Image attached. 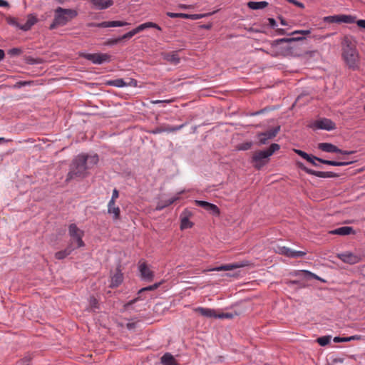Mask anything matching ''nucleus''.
I'll return each instance as SVG.
<instances>
[{
  "label": "nucleus",
  "mask_w": 365,
  "mask_h": 365,
  "mask_svg": "<svg viewBox=\"0 0 365 365\" xmlns=\"http://www.w3.org/2000/svg\"><path fill=\"white\" fill-rule=\"evenodd\" d=\"M98 162V156L96 154L77 155L73 160L66 180L68 181L76 177L85 178L88 175V170L93 168Z\"/></svg>",
  "instance_id": "f257e3e1"
},
{
  "label": "nucleus",
  "mask_w": 365,
  "mask_h": 365,
  "mask_svg": "<svg viewBox=\"0 0 365 365\" xmlns=\"http://www.w3.org/2000/svg\"><path fill=\"white\" fill-rule=\"evenodd\" d=\"M77 11L71 9L58 7L54 11V19L50 26V29L66 25L68 21L77 16Z\"/></svg>",
  "instance_id": "f03ea898"
},
{
  "label": "nucleus",
  "mask_w": 365,
  "mask_h": 365,
  "mask_svg": "<svg viewBox=\"0 0 365 365\" xmlns=\"http://www.w3.org/2000/svg\"><path fill=\"white\" fill-rule=\"evenodd\" d=\"M342 56L345 63L350 68L355 70L359 68V52L351 43H346L344 46Z\"/></svg>",
  "instance_id": "7ed1b4c3"
},
{
  "label": "nucleus",
  "mask_w": 365,
  "mask_h": 365,
  "mask_svg": "<svg viewBox=\"0 0 365 365\" xmlns=\"http://www.w3.org/2000/svg\"><path fill=\"white\" fill-rule=\"evenodd\" d=\"M279 148L278 144L272 143L267 150L257 152L252 157V160L255 163V166L257 169H260L267 163L268 158Z\"/></svg>",
  "instance_id": "20e7f679"
},
{
  "label": "nucleus",
  "mask_w": 365,
  "mask_h": 365,
  "mask_svg": "<svg viewBox=\"0 0 365 365\" xmlns=\"http://www.w3.org/2000/svg\"><path fill=\"white\" fill-rule=\"evenodd\" d=\"M68 235L70 237V243L68 246L75 247V249L85 246V243L83 241L84 232L80 230L76 224H71L69 225Z\"/></svg>",
  "instance_id": "39448f33"
},
{
  "label": "nucleus",
  "mask_w": 365,
  "mask_h": 365,
  "mask_svg": "<svg viewBox=\"0 0 365 365\" xmlns=\"http://www.w3.org/2000/svg\"><path fill=\"white\" fill-rule=\"evenodd\" d=\"M148 28H155L159 31L161 30V28L158 24L153 23V22H145L144 24L139 25L138 26H137L134 29L131 30L130 31L125 34L122 36H120L118 38H115V42L118 43L121 40L126 39V38H130L136 34H138L146 29H148Z\"/></svg>",
  "instance_id": "423d86ee"
},
{
  "label": "nucleus",
  "mask_w": 365,
  "mask_h": 365,
  "mask_svg": "<svg viewBox=\"0 0 365 365\" xmlns=\"http://www.w3.org/2000/svg\"><path fill=\"white\" fill-rule=\"evenodd\" d=\"M81 56L97 65L110 61V56L107 53H83Z\"/></svg>",
  "instance_id": "0eeeda50"
},
{
  "label": "nucleus",
  "mask_w": 365,
  "mask_h": 365,
  "mask_svg": "<svg viewBox=\"0 0 365 365\" xmlns=\"http://www.w3.org/2000/svg\"><path fill=\"white\" fill-rule=\"evenodd\" d=\"M312 127L314 129H319V130H332L336 128L335 123L330 119L322 118L315 120Z\"/></svg>",
  "instance_id": "6e6552de"
},
{
  "label": "nucleus",
  "mask_w": 365,
  "mask_h": 365,
  "mask_svg": "<svg viewBox=\"0 0 365 365\" xmlns=\"http://www.w3.org/2000/svg\"><path fill=\"white\" fill-rule=\"evenodd\" d=\"M275 251L279 255L292 258L302 257L307 254L306 252L293 250L285 246H277Z\"/></svg>",
  "instance_id": "1a4fd4ad"
},
{
  "label": "nucleus",
  "mask_w": 365,
  "mask_h": 365,
  "mask_svg": "<svg viewBox=\"0 0 365 365\" xmlns=\"http://www.w3.org/2000/svg\"><path fill=\"white\" fill-rule=\"evenodd\" d=\"M184 125H185V124H182L180 125H175V126H172V125H169L167 124H163V125H160L155 128L152 130H150V133L159 134V133H174V132L178 131L180 129H182L184 127Z\"/></svg>",
  "instance_id": "9d476101"
},
{
  "label": "nucleus",
  "mask_w": 365,
  "mask_h": 365,
  "mask_svg": "<svg viewBox=\"0 0 365 365\" xmlns=\"http://www.w3.org/2000/svg\"><path fill=\"white\" fill-rule=\"evenodd\" d=\"M336 257L340 259L343 262L349 264H354L359 262L360 257L350 252H345L343 253L337 254Z\"/></svg>",
  "instance_id": "9b49d317"
},
{
  "label": "nucleus",
  "mask_w": 365,
  "mask_h": 365,
  "mask_svg": "<svg viewBox=\"0 0 365 365\" xmlns=\"http://www.w3.org/2000/svg\"><path fill=\"white\" fill-rule=\"evenodd\" d=\"M279 129L280 127L277 126L266 132L259 133L258 135V138L260 144H266L269 140L274 138L279 133Z\"/></svg>",
  "instance_id": "f8f14e48"
},
{
  "label": "nucleus",
  "mask_w": 365,
  "mask_h": 365,
  "mask_svg": "<svg viewBox=\"0 0 365 365\" xmlns=\"http://www.w3.org/2000/svg\"><path fill=\"white\" fill-rule=\"evenodd\" d=\"M140 277L146 281H152L154 277L153 272L147 266L145 263H141L138 267Z\"/></svg>",
  "instance_id": "ddd939ff"
},
{
  "label": "nucleus",
  "mask_w": 365,
  "mask_h": 365,
  "mask_svg": "<svg viewBox=\"0 0 365 365\" xmlns=\"http://www.w3.org/2000/svg\"><path fill=\"white\" fill-rule=\"evenodd\" d=\"M195 204L203 207L214 215H219L220 210L217 205L203 200H195Z\"/></svg>",
  "instance_id": "4468645a"
},
{
  "label": "nucleus",
  "mask_w": 365,
  "mask_h": 365,
  "mask_svg": "<svg viewBox=\"0 0 365 365\" xmlns=\"http://www.w3.org/2000/svg\"><path fill=\"white\" fill-rule=\"evenodd\" d=\"M130 24L125 21H103L97 24H92L91 26L99 27V28H108V27H117L124 26L129 25Z\"/></svg>",
  "instance_id": "2eb2a0df"
},
{
  "label": "nucleus",
  "mask_w": 365,
  "mask_h": 365,
  "mask_svg": "<svg viewBox=\"0 0 365 365\" xmlns=\"http://www.w3.org/2000/svg\"><path fill=\"white\" fill-rule=\"evenodd\" d=\"M302 169L308 174L314 175L316 177L327 178H334L336 175L333 172H323V171H316L312 169H309L306 167L302 168Z\"/></svg>",
  "instance_id": "dca6fc26"
},
{
  "label": "nucleus",
  "mask_w": 365,
  "mask_h": 365,
  "mask_svg": "<svg viewBox=\"0 0 365 365\" xmlns=\"http://www.w3.org/2000/svg\"><path fill=\"white\" fill-rule=\"evenodd\" d=\"M195 312L199 313L200 315L207 317V318H217V314L215 310L210 308H205V307H197L195 309Z\"/></svg>",
  "instance_id": "f3484780"
},
{
  "label": "nucleus",
  "mask_w": 365,
  "mask_h": 365,
  "mask_svg": "<svg viewBox=\"0 0 365 365\" xmlns=\"http://www.w3.org/2000/svg\"><path fill=\"white\" fill-rule=\"evenodd\" d=\"M318 148L327 153H338L341 152V149L336 145L329 143H321L318 144Z\"/></svg>",
  "instance_id": "a211bd4d"
},
{
  "label": "nucleus",
  "mask_w": 365,
  "mask_h": 365,
  "mask_svg": "<svg viewBox=\"0 0 365 365\" xmlns=\"http://www.w3.org/2000/svg\"><path fill=\"white\" fill-rule=\"evenodd\" d=\"M354 233V231L351 227H341L334 230L329 231V234L331 235H349L350 234Z\"/></svg>",
  "instance_id": "6ab92c4d"
},
{
  "label": "nucleus",
  "mask_w": 365,
  "mask_h": 365,
  "mask_svg": "<svg viewBox=\"0 0 365 365\" xmlns=\"http://www.w3.org/2000/svg\"><path fill=\"white\" fill-rule=\"evenodd\" d=\"M93 6L98 9H106L113 4L112 0H91Z\"/></svg>",
  "instance_id": "aec40b11"
},
{
  "label": "nucleus",
  "mask_w": 365,
  "mask_h": 365,
  "mask_svg": "<svg viewBox=\"0 0 365 365\" xmlns=\"http://www.w3.org/2000/svg\"><path fill=\"white\" fill-rule=\"evenodd\" d=\"M37 21V19L35 16L30 14L27 17L26 22L24 24H19L18 26L23 31L29 30L32 26H34Z\"/></svg>",
  "instance_id": "412c9836"
},
{
  "label": "nucleus",
  "mask_w": 365,
  "mask_h": 365,
  "mask_svg": "<svg viewBox=\"0 0 365 365\" xmlns=\"http://www.w3.org/2000/svg\"><path fill=\"white\" fill-rule=\"evenodd\" d=\"M183 192H184V190L179 192L175 196L166 200L164 203L159 202L156 207V209L158 210H160L165 208V207H168L170 205L173 204L174 202H175L180 199V195L182 194Z\"/></svg>",
  "instance_id": "4be33fe9"
},
{
  "label": "nucleus",
  "mask_w": 365,
  "mask_h": 365,
  "mask_svg": "<svg viewBox=\"0 0 365 365\" xmlns=\"http://www.w3.org/2000/svg\"><path fill=\"white\" fill-rule=\"evenodd\" d=\"M108 212L113 215L114 219H118L120 216V208L115 206V202L109 201L108 205Z\"/></svg>",
  "instance_id": "5701e85b"
},
{
  "label": "nucleus",
  "mask_w": 365,
  "mask_h": 365,
  "mask_svg": "<svg viewBox=\"0 0 365 365\" xmlns=\"http://www.w3.org/2000/svg\"><path fill=\"white\" fill-rule=\"evenodd\" d=\"M161 363L163 365H178L174 356L170 353H165L161 357Z\"/></svg>",
  "instance_id": "b1692460"
},
{
  "label": "nucleus",
  "mask_w": 365,
  "mask_h": 365,
  "mask_svg": "<svg viewBox=\"0 0 365 365\" xmlns=\"http://www.w3.org/2000/svg\"><path fill=\"white\" fill-rule=\"evenodd\" d=\"M318 162H320L323 164L332 165V166H345L351 164L352 161H334V160H324L322 158L317 159Z\"/></svg>",
  "instance_id": "393cba45"
},
{
  "label": "nucleus",
  "mask_w": 365,
  "mask_h": 365,
  "mask_svg": "<svg viewBox=\"0 0 365 365\" xmlns=\"http://www.w3.org/2000/svg\"><path fill=\"white\" fill-rule=\"evenodd\" d=\"M268 6V2L265 1H249L247 3V6L250 9L258 10L263 9Z\"/></svg>",
  "instance_id": "a878e982"
},
{
  "label": "nucleus",
  "mask_w": 365,
  "mask_h": 365,
  "mask_svg": "<svg viewBox=\"0 0 365 365\" xmlns=\"http://www.w3.org/2000/svg\"><path fill=\"white\" fill-rule=\"evenodd\" d=\"M75 250V247L68 246L65 250L56 252L55 257L58 259H63L70 255Z\"/></svg>",
  "instance_id": "bb28decb"
},
{
  "label": "nucleus",
  "mask_w": 365,
  "mask_h": 365,
  "mask_svg": "<svg viewBox=\"0 0 365 365\" xmlns=\"http://www.w3.org/2000/svg\"><path fill=\"white\" fill-rule=\"evenodd\" d=\"M123 279V274L120 271H117V272L111 277L110 287H115L119 286Z\"/></svg>",
  "instance_id": "cd10ccee"
},
{
  "label": "nucleus",
  "mask_w": 365,
  "mask_h": 365,
  "mask_svg": "<svg viewBox=\"0 0 365 365\" xmlns=\"http://www.w3.org/2000/svg\"><path fill=\"white\" fill-rule=\"evenodd\" d=\"M164 59L174 65H177L180 63V58L177 53L175 52L165 54Z\"/></svg>",
  "instance_id": "c85d7f7f"
},
{
  "label": "nucleus",
  "mask_w": 365,
  "mask_h": 365,
  "mask_svg": "<svg viewBox=\"0 0 365 365\" xmlns=\"http://www.w3.org/2000/svg\"><path fill=\"white\" fill-rule=\"evenodd\" d=\"M242 267V264L239 263H235V264H230L222 266L216 267L212 269L213 271H222V270H232L235 268L241 267Z\"/></svg>",
  "instance_id": "c756f323"
},
{
  "label": "nucleus",
  "mask_w": 365,
  "mask_h": 365,
  "mask_svg": "<svg viewBox=\"0 0 365 365\" xmlns=\"http://www.w3.org/2000/svg\"><path fill=\"white\" fill-rule=\"evenodd\" d=\"M339 23L353 24L356 21V17L351 15H339Z\"/></svg>",
  "instance_id": "7c9ffc66"
},
{
  "label": "nucleus",
  "mask_w": 365,
  "mask_h": 365,
  "mask_svg": "<svg viewBox=\"0 0 365 365\" xmlns=\"http://www.w3.org/2000/svg\"><path fill=\"white\" fill-rule=\"evenodd\" d=\"M214 13L215 12L208 13V14H186V19L197 20V19L208 16Z\"/></svg>",
  "instance_id": "2f4dec72"
},
{
  "label": "nucleus",
  "mask_w": 365,
  "mask_h": 365,
  "mask_svg": "<svg viewBox=\"0 0 365 365\" xmlns=\"http://www.w3.org/2000/svg\"><path fill=\"white\" fill-rule=\"evenodd\" d=\"M192 226V223L189 220L187 217H184L181 219L180 222V229L185 230L187 228H190Z\"/></svg>",
  "instance_id": "473e14b6"
},
{
  "label": "nucleus",
  "mask_w": 365,
  "mask_h": 365,
  "mask_svg": "<svg viewBox=\"0 0 365 365\" xmlns=\"http://www.w3.org/2000/svg\"><path fill=\"white\" fill-rule=\"evenodd\" d=\"M109 85L113 86L118 88L125 87L127 84L121 78L115 79L113 81H109Z\"/></svg>",
  "instance_id": "72a5a7b5"
},
{
  "label": "nucleus",
  "mask_w": 365,
  "mask_h": 365,
  "mask_svg": "<svg viewBox=\"0 0 365 365\" xmlns=\"http://www.w3.org/2000/svg\"><path fill=\"white\" fill-rule=\"evenodd\" d=\"M317 341L320 346H324L327 345L330 342L331 336H321V337H319L317 339Z\"/></svg>",
  "instance_id": "f704fd0d"
},
{
  "label": "nucleus",
  "mask_w": 365,
  "mask_h": 365,
  "mask_svg": "<svg viewBox=\"0 0 365 365\" xmlns=\"http://www.w3.org/2000/svg\"><path fill=\"white\" fill-rule=\"evenodd\" d=\"M252 145V144L251 142L242 143L238 144L236 146V149L237 150H247L251 148Z\"/></svg>",
  "instance_id": "c9c22d12"
},
{
  "label": "nucleus",
  "mask_w": 365,
  "mask_h": 365,
  "mask_svg": "<svg viewBox=\"0 0 365 365\" xmlns=\"http://www.w3.org/2000/svg\"><path fill=\"white\" fill-rule=\"evenodd\" d=\"M294 153H296L297 155H299V156H301L302 158L307 160L308 161V160H311L310 157L311 155L307 154V153H305L304 151H302L301 150H298V149H294Z\"/></svg>",
  "instance_id": "e433bc0d"
},
{
  "label": "nucleus",
  "mask_w": 365,
  "mask_h": 365,
  "mask_svg": "<svg viewBox=\"0 0 365 365\" xmlns=\"http://www.w3.org/2000/svg\"><path fill=\"white\" fill-rule=\"evenodd\" d=\"M167 16L170 18H182L186 19V14L184 13H173V12H167Z\"/></svg>",
  "instance_id": "4c0bfd02"
},
{
  "label": "nucleus",
  "mask_w": 365,
  "mask_h": 365,
  "mask_svg": "<svg viewBox=\"0 0 365 365\" xmlns=\"http://www.w3.org/2000/svg\"><path fill=\"white\" fill-rule=\"evenodd\" d=\"M339 15H335V16H330L325 17V21H327L331 23H339Z\"/></svg>",
  "instance_id": "58836bf2"
},
{
  "label": "nucleus",
  "mask_w": 365,
  "mask_h": 365,
  "mask_svg": "<svg viewBox=\"0 0 365 365\" xmlns=\"http://www.w3.org/2000/svg\"><path fill=\"white\" fill-rule=\"evenodd\" d=\"M159 284L158 283H156V284H154L153 285H150V286H148V287H144V288H142L140 291H139V294L144 292V291H152V290H155L158 287H159Z\"/></svg>",
  "instance_id": "ea45409f"
},
{
  "label": "nucleus",
  "mask_w": 365,
  "mask_h": 365,
  "mask_svg": "<svg viewBox=\"0 0 365 365\" xmlns=\"http://www.w3.org/2000/svg\"><path fill=\"white\" fill-rule=\"evenodd\" d=\"M305 37L304 36H299V37H294L290 38H282L279 41L282 42H291V41H301L304 39Z\"/></svg>",
  "instance_id": "a19ab883"
},
{
  "label": "nucleus",
  "mask_w": 365,
  "mask_h": 365,
  "mask_svg": "<svg viewBox=\"0 0 365 365\" xmlns=\"http://www.w3.org/2000/svg\"><path fill=\"white\" fill-rule=\"evenodd\" d=\"M233 314L231 313H221L217 314V318L218 319H232L233 317Z\"/></svg>",
  "instance_id": "79ce46f5"
},
{
  "label": "nucleus",
  "mask_w": 365,
  "mask_h": 365,
  "mask_svg": "<svg viewBox=\"0 0 365 365\" xmlns=\"http://www.w3.org/2000/svg\"><path fill=\"white\" fill-rule=\"evenodd\" d=\"M89 303H90V306L91 308H93V309L98 308V301L95 297H91L90 298Z\"/></svg>",
  "instance_id": "37998d69"
},
{
  "label": "nucleus",
  "mask_w": 365,
  "mask_h": 365,
  "mask_svg": "<svg viewBox=\"0 0 365 365\" xmlns=\"http://www.w3.org/2000/svg\"><path fill=\"white\" fill-rule=\"evenodd\" d=\"M21 49L18 48H14L9 51V54L11 56H18L21 53Z\"/></svg>",
  "instance_id": "c03bdc74"
},
{
  "label": "nucleus",
  "mask_w": 365,
  "mask_h": 365,
  "mask_svg": "<svg viewBox=\"0 0 365 365\" xmlns=\"http://www.w3.org/2000/svg\"><path fill=\"white\" fill-rule=\"evenodd\" d=\"M287 1L288 2H289V3H292V4H294L295 6H297L301 8V9H304V4L302 3V2H299V1H298L297 0H287Z\"/></svg>",
  "instance_id": "a18cd8bd"
},
{
  "label": "nucleus",
  "mask_w": 365,
  "mask_h": 365,
  "mask_svg": "<svg viewBox=\"0 0 365 365\" xmlns=\"http://www.w3.org/2000/svg\"><path fill=\"white\" fill-rule=\"evenodd\" d=\"M311 33L310 30H297L294 31L292 34H303V35H309Z\"/></svg>",
  "instance_id": "49530a36"
},
{
  "label": "nucleus",
  "mask_w": 365,
  "mask_h": 365,
  "mask_svg": "<svg viewBox=\"0 0 365 365\" xmlns=\"http://www.w3.org/2000/svg\"><path fill=\"white\" fill-rule=\"evenodd\" d=\"M119 197V193H118V191L117 190V189H114L113 190V193H112V197H111V199L110 200V201H113V202H115V200Z\"/></svg>",
  "instance_id": "de8ad7c7"
},
{
  "label": "nucleus",
  "mask_w": 365,
  "mask_h": 365,
  "mask_svg": "<svg viewBox=\"0 0 365 365\" xmlns=\"http://www.w3.org/2000/svg\"><path fill=\"white\" fill-rule=\"evenodd\" d=\"M356 25L361 28L365 29V20L364 19H359L355 21Z\"/></svg>",
  "instance_id": "09e8293b"
},
{
  "label": "nucleus",
  "mask_w": 365,
  "mask_h": 365,
  "mask_svg": "<svg viewBox=\"0 0 365 365\" xmlns=\"http://www.w3.org/2000/svg\"><path fill=\"white\" fill-rule=\"evenodd\" d=\"M310 158L311 160H308V162L311 163L314 166H318V164L316 163V161H317V159L321 158L313 155H311Z\"/></svg>",
  "instance_id": "8fccbe9b"
},
{
  "label": "nucleus",
  "mask_w": 365,
  "mask_h": 365,
  "mask_svg": "<svg viewBox=\"0 0 365 365\" xmlns=\"http://www.w3.org/2000/svg\"><path fill=\"white\" fill-rule=\"evenodd\" d=\"M334 342H346L348 341V337H339L336 336L334 338Z\"/></svg>",
  "instance_id": "3c124183"
},
{
  "label": "nucleus",
  "mask_w": 365,
  "mask_h": 365,
  "mask_svg": "<svg viewBox=\"0 0 365 365\" xmlns=\"http://www.w3.org/2000/svg\"><path fill=\"white\" fill-rule=\"evenodd\" d=\"M362 336L361 335H353L348 337V341H353V340H361L362 339Z\"/></svg>",
  "instance_id": "603ef678"
},
{
  "label": "nucleus",
  "mask_w": 365,
  "mask_h": 365,
  "mask_svg": "<svg viewBox=\"0 0 365 365\" xmlns=\"http://www.w3.org/2000/svg\"><path fill=\"white\" fill-rule=\"evenodd\" d=\"M178 7L181 9H190L192 8V5L183 4H180L178 5Z\"/></svg>",
  "instance_id": "864d4df0"
},
{
  "label": "nucleus",
  "mask_w": 365,
  "mask_h": 365,
  "mask_svg": "<svg viewBox=\"0 0 365 365\" xmlns=\"http://www.w3.org/2000/svg\"><path fill=\"white\" fill-rule=\"evenodd\" d=\"M268 21H269V25L272 27L274 28L277 26V22L274 19L269 18V19H268Z\"/></svg>",
  "instance_id": "5fc2aeb1"
},
{
  "label": "nucleus",
  "mask_w": 365,
  "mask_h": 365,
  "mask_svg": "<svg viewBox=\"0 0 365 365\" xmlns=\"http://www.w3.org/2000/svg\"><path fill=\"white\" fill-rule=\"evenodd\" d=\"M303 272L306 274V275L311 276V277H313V278H314V279H319V277H318L316 274H314L312 273V272H309V271H306V270H304V271H303Z\"/></svg>",
  "instance_id": "6e6d98bb"
},
{
  "label": "nucleus",
  "mask_w": 365,
  "mask_h": 365,
  "mask_svg": "<svg viewBox=\"0 0 365 365\" xmlns=\"http://www.w3.org/2000/svg\"><path fill=\"white\" fill-rule=\"evenodd\" d=\"M9 6V3L4 0H0V7H6Z\"/></svg>",
  "instance_id": "4d7b16f0"
},
{
  "label": "nucleus",
  "mask_w": 365,
  "mask_h": 365,
  "mask_svg": "<svg viewBox=\"0 0 365 365\" xmlns=\"http://www.w3.org/2000/svg\"><path fill=\"white\" fill-rule=\"evenodd\" d=\"M337 153H341L342 155H350V154L354 153V151L341 150V152H338Z\"/></svg>",
  "instance_id": "13d9d810"
},
{
  "label": "nucleus",
  "mask_w": 365,
  "mask_h": 365,
  "mask_svg": "<svg viewBox=\"0 0 365 365\" xmlns=\"http://www.w3.org/2000/svg\"><path fill=\"white\" fill-rule=\"evenodd\" d=\"M164 102H170V101H160V100H156V101H152V103H153V104H158V103H164Z\"/></svg>",
  "instance_id": "bf43d9fd"
},
{
  "label": "nucleus",
  "mask_w": 365,
  "mask_h": 365,
  "mask_svg": "<svg viewBox=\"0 0 365 365\" xmlns=\"http://www.w3.org/2000/svg\"><path fill=\"white\" fill-rule=\"evenodd\" d=\"M211 27H212L211 24L202 26V28L205 29H210Z\"/></svg>",
  "instance_id": "052dcab7"
},
{
  "label": "nucleus",
  "mask_w": 365,
  "mask_h": 365,
  "mask_svg": "<svg viewBox=\"0 0 365 365\" xmlns=\"http://www.w3.org/2000/svg\"><path fill=\"white\" fill-rule=\"evenodd\" d=\"M4 51L2 49H0V61L4 58Z\"/></svg>",
  "instance_id": "680f3d73"
},
{
  "label": "nucleus",
  "mask_w": 365,
  "mask_h": 365,
  "mask_svg": "<svg viewBox=\"0 0 365 365\" xmlns=\"http://www.w3.org/2000/svg\"><path fill=\"white\" fill-rule=\"evenodd\" d=\"M135 301H136V299L131 300L130 302H129L128 303H127V304H125V307H128V306H130V305L133 304Z\"/></svg>",
  "instance_id": "e2e57ef3"
},
{
  "label": "nucleus",
  "mask_w": 365,
  "mask_h": 365,
  "mask_svg": "<svg viewBox=\"0 0 365 365\" xmlns=\"http://www.w3.org/2000/svg\"><path fill=\"white\" fill-rule=\"evenodd\" d=\"M280 22H281V24H282L284 26L287 25L285 21L282 18H280Z\"/></svg>",
  "instance_id": "0e129e2a"
},
{
  "label": "nucleus",
  "mask_w": 365,
  "mask_h": 365,
  "mask_svg": "<svg viewBox=\"0 0 365 365\" xmlns=\"http://www.w3.org/2000/svg\"><path fill=\"white\" fill-rule=\"evenodd\" d=\"M110 43H111V44L116 43L115 42V39H114V40H113L112 41H110Z\"/></svg>",
  "instance_id": "69168bd1"
},
{
  "label": "nucleus",
  "mask_w": 365,
  "mask_h": 365,
  "mask_svg": "<svg viewBox=\"0 0 365 365\" xmlns=\"http://www.w3.org/2000/svg\"><path fill=\"white\" fill-rule=\"evenodd\" d=\"M0 141H5V139L4 138H0Z\"/></svg>",
  "instance_id": "338daca9"
},
{
  "label": "nucleus",
  "mask_w": 365,
  "mask_h": 365,
  "mask_svg": "<svg viewBox=\"0 0 365 365\" xmlns=\"http://www.w3.org/2000/svg\"><path fill=\"white\" fill-rule=\"evenodd\" d=\"M292 283L295 284V283H297V282L296 281H292Z\"/></svg>",
  "instance_id": "774afa93"
}]
</instances>
